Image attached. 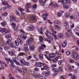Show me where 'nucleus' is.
<instances>
[{
    "instance_id": "32",
    "label": "nucleus",
    "mask_w": 79,
    "mask_h": 79,
    "mask_svg": "<svg viewBox=\"0 0 79 79\" xmlns=\"http://www.w3.org/2000/svg\"><path fill=\"white\" fill-rule=\"evenodd\" d=\"M67 32L69 33H70L71 35H73V32H72V30L71 29H69L67 30Z\"/></svg>"
},
{
    "instance_id": "48",
    "label": "nucleus",
    "mask_w": 79,
    "mask_h": 79,
    "mask_svg": "<svg viewBox=\"0 0 79 79\" xmlns=\"http://www.w3.org/2000/svg\"><path fill=\"white\" fill-rule=\"evenodd\" d=\"M66 55H69L71 53V52H70L69 51H68L66 53Z\"/></svg>"
},
{
    "instance_id": "39",
    "label": "nucleus",
    "mask_w": 79,
    "mask_h": 79,
    "mask_svg": "<svg viewBox=\"0 0 79 79\" xmlns=\"http://www.w3.org/2000/svg\"><path fill=\"white\" fill-rule=\"evenodd\" d=\"M57 17H60V16H61V15H62L61 14V13L60 12L57 13Z\"/></svg>"
},
{
    "instance_id": "28",
    "label": "nucleus",
    "mask_w": 79,
    "mask_h": 79,
    "mask_svg": "<svg viewBox=\"0 0 79 79\" xmlns=\"http://www.w3.org/2000/svg\"><path fill=\"white\" fill-rule=\"evenodd\" d=\"M43 1V0H40V3H42L43 5H45L46 1H44V2Z\"/></svg>"
},
{
    "instance_id": "37",
    "label": "nucleus",
    "mask_w": 79,
    "mask_h": 79,
    "mask_svg": "<svg viewBox=\"0 0 79 79\" xmlns=\"http://www.w3.org/2000/svg\"><path fill=\"white\" fill-rule=\"evenodd\" d=\"M6 30L5 29V28H3L2 29V32H3V34H5V33H6Z\"/></svg>"
},
{
    "instance_id": "4",
    "label": "nucleus",
    "mask_w": 79,
    "mask_h": 79,
    "mask_svg": "<svg viewBox=\"0 0 79 79\" xmlns=\"http://www.w3.org/2000/svg\"><path fill=\"white\" fill-rule=\"evenodd\" d=\"M35 66H38V67H40V68H41L42 66H44V64L40 62H36L35 63Z\"/></svg>"
},
{
    "instance_id": "38",
    "label": "nucleus",
    "mask_w": 79,
    "mask_h": 79,
    "mask_svg": "<svg viewBox=\"0 0 79 79\" xmlns=\"http://www.w3.org/2000/svg\"><path fill=\"white\" fill-rule=\"evenodd\" d=\"M33 77L35 78H36V77H38V78H39L40 75H33Z\"/></svg>"
},
{
    "instance_id": "30",
    "label": "nucleus",
    "mask_w": 79,
    "mask_h": 79,
    "mask_svg": "<svg viewBox=\"0 0 79 79\" xmlns=\"http://www.w3.org/2000/svg\"><path fill=\"white\" fill-rule=\"evenodd\" d=\"M54 23H55V24H61V22L59 21L56 20L54 22Z\"/></svg>"
},
{
    "instance_id": "49",
    "label": "nucleus",
    "mask_w": 79,
    "mask_h": 79,
    "mask_svg": "<svg viewBox=\"0 0 79 79\" xmlns=\"http://www.w3.org/2000/svg\"><path fill=\"white\" fill-rule=\"evenodd\" d=\"M15 13L17 15H18V16H19L20 15V14H19V12L17 10L15 11Z\"/></svg>"
},
{
    "instance_id": "5",
    "label": "nucleus",
    "mask_w": 79,
    "mask_h": 79,
    "mask_svg": "<svg viewBox=\"0 0 79 79\" xmlns=\"http://www.w3.org/2000/svg\"><path fill=\"white\" fill-rule=\"evenodd\" d=\"M33 40V39L31 37H30V39H28L26 41V43L28 45H30L32 43L31 41Z\"/></svg>"
},
{
    "instance_id": "7",
    "label": "nucleus",
    "mask_w": 79,
    "mask_h": 79,
    "mask_svg": "<svg viewBox=\"0 0 79 79\" xmlns=\"http://www.w3.org/2000/svg\"><path fill=\"white\" fill-rule=\"evenodd\" d=\"M59 58H60V56L56 57L54 59L52 60V62L53 63H57V62H58V60Z\"/></svg>"
},
{
    "instance_id": "20",
    "label": "nucleus",
    "mask_w": 79,
    "mask_h": 79,
    "mask_svg": "<svg viewBox=\"0 0 79 79\" xmlns=\"http://www.w3.org/2000/svg\"><path fill=\"white\" fill-rule=\"evenodd\" d=\"M26 61H25V60L24 59H22L20 61V63L21 64H24Z\"/></svg>"
},
{
    "instance_id": "44",
    "label": "nucleus",
    "mask_w": 79,
    "mask_h": 79,
    "mask_svg": "<svg viewBox=\"0 0 79 79\" xmlns=\"http://www.w3.org/2000/svg\"><path fill=\"white\" fill-rule=\"evenodd\" d=\"M43 29V28H41L40 30H39V32H40V33L41 34L43 35L44 34V33H43V32H42V31H41V30H42Z\"/></svg>"
},
{
    "instance_id": "34",
    "label": "nucleus",
    "mask_w": 79,
    "mask_h": 79,
    "mask_svg": "<svg viewBox=\"0 0 79 79\" xmlns=\"http://www.w3.org/2000/svg\"><path fill=\"white\" fill-rule=\"evenodd\" d=\"M52 34L53 35H54V37H55L56 40H58V37H57L56 35H55V34L53 33H52Z\"/></svg>"
},
{
    "instance_id": "2",
    "label": "nucleus",
    "mask_w": 79,
    "mask_h": 79,
    "mask_svg": "<svg viewBox=\"0 0 79 79\" xmlns=\"http://www.w3.org/2000/svg\"><path fill=\"white\" fill-rule=\"evenodd\" d=\"M72 58L74 60H79V56L78 54L75 52L74 51H73L72 52V55H71Z\"/></svg>"
},
{
    "instance_id": "45",
    "label": "nucleus",
    "mask_w": 79,
    "mask_h": 79,
    "mask_svg": "<svg viewBox=\"0 0 79 79\" xmlns=\"http://www.w3.org/2000/svg\"><path fill=\"white\" fill-rule=\"evenodd\" d=\"M11 25L12 26V27H15V26H16V23H12L11 24Z\"/></svg>"
},
{
    "instance_id": "3",
    "label": "nucleus",
    "mask_w": 79,
    "mask_h": 79,
    "mask_svg": "<svg viewBox=\"0 0 79 79\" xmlns=\"http://www.w3.org/2000/svg\"><path fill=\"white\" fill-rule=\"evenodd\" d=\"M5 60L7 63V64H9V61H10V63L11 64H10V66H12L14 64V63H13V61L10 59L9 58H6Z\"/></svg>"
},
{
    "instance_id": "18",
    "label": "nucleus",
    "mask_w": 79,
    "mask_h": 79,
    "mask_svg": "<svg viewBox=\"0 0 79 79\" xmlns=\"http://www.w3.org/2000/svg\"><path fill=\"white\" fill-rule=\"evenodd\" d=\"M15 69L19 71V73H22V70L21 69H19L18 67H16L15 68Z\"/></svg>"
},
{
    "instance_id": "59",
    "label": "nucleus",
    "mask_w": 79,
    "mask_h": 79,
    "mask_svg": "<svg viewBox=\"0 0 79 79\" xmlns=\"http://www.w3.org/2000/svg\"><path fill=\"white\" fill-rule=\"evenodd\" d=\"M15 43L16 45H17V46L19 45V43L17 42V41L16 40L15 41Z\"/></svg>"
},
{
    "instance_id": "52",
    "label": "nucleus",
    "mask_w": 79,
    "mask_h": 79,
    "mask_svg": "<svg viewBox=\"0 0 79 79\" xmlns=\"http://www.w3.org/2000/svg\"><path fill=\"white\" fill-rule=\"evenodd\" d=\"M71 77H72V79H76V76H75V75H72Z\"/></svg>"
},
{
    "instance_id": "1",
    "label": "nucleus",
    "mask_w": 79,
    "mask_h": 79,
    "mask_svg": "<svg viewBox=\"0 0 79 79\" xmlns=\"http://www.w3.org/2000/svg\"><path fill=\"white\" fill-rule=\"evenodd\" d=\"M10 39H11V38H10L9 39V40H7L6 42V44L4 43L2 44V47L4 48L5 50H7L9 49V47L7 46L8 45L7 44H11V41Z\"/></svg>"
},
{
    "instance_id": "55",
    "label": "nucleus",
    "mask_w": 79,
    "mask_h": 79,
    "mask_svg": "<svg viewBox=\"0 0 79 79\" xmlns=\"http://www.w3.org/2000/svg\"><path fill=\"white\" fill-rule=\"evenodd\" d=\"M63 62V60H60L58 61V63L60 65H61V63Z\"/></svg>"
},
{
    "instance_id": "56",
    "label": "nucleus",
    "mask_w": 79,
    "mask_h": 79,
    "mask_svg": "<svg viewBox=\"0 0 79 79\" xmlns=\"http://www.w3.org/2000/svg\"><path fill=\"white\" fill-rule=\"evenodd\" d=\"M11 74H10L9 75V77L10 78V79H15V78H13V77H11Z\"/></svg>"
},
{
    "instance_id": "31",
    "label": "nucleus",
    "mask_w": 79,
    "mask_h": 79,
    "mask_svg": "<svg viewBox=\"0 0 79 79\" xmlns=\"http://www.w3.org/2000/svg\"><path fill=\"white\" fill-rule=\"evenodd\" d=\"M17 41H18L19 42L20 44H23V41H22V40H21V39H20V38H18L17 39Z\"/></svg>"
},
{
    "instance_id": "6",
    "label": "nucleus",
    "mask_w": 79,
    "mask_h": 79,
    "mask_svg": "<svg viewBox=\"0 0 79 79\" xmlns=\"http://www.w3.org/2000/svg\"><path fill=\"white\" fill-rule=\"evenodd\" d=\"M56 56V54L54 53H52L49 55V57L51 58H55Z\"/></svg>"
},
{
    "instance_id": "64",
    "label": "nucleus",
    "mask_w": 79,
    "mask_h": 79,
    "mask_svg": "<svg viewBox=\"0 0 79 79\" xmlns=\"http://www.w3.org/2000/svg\"><path fill=\"white\" fill-rule=\"evenodd\" d=\"M15 63L16 64H17V65H20V63H19V62H18V61H16L15 62Z\"/></svg>"
},
{
    "instance_id": "63",
    "label": "nucleus",
    "mask_w": 79,
    "mask_h": 79,
    "mask_svg": "<svg viewBox=\"0 0 79 79\" xmlns=\"http://www.w3.org/2000/svg\"><path fill=\"white\" fill-rule=\"evenodd\" d=\"M68 69L69 71V72L70 73L71 72V68L70 67H68Z\"/></svg>"
},
{
    "instance_id": "51",
    "label": "nucleus",
    "mask_w": 79,
    "mask_h": 79,
    "mask_svg": "<svg viewBox=\"0 0 79 79\" xmlns=\"http://www.w3.org/2000/svg\"><path fill=\"white\" fill-rule=\"evenodd\" d=\"M70 62L71 63H74V60L72 59H70Z\"/></svg>"
},
{
    "instance_id": "50",
    "label": "nucleus",
    "mask_w": 79,
    "mask_h": 79,
    "mask_svg": "<svg viewBox=\"0 0 79 79\" xmlns=\"http://www.w3.org/2000/svg\"><path fill=\"white\" fill-rule=\"evenodd\" d=\"M55 4H54L53 3H51L50 5H49V6H52L53 7H54V6H55Z\"/></svg>"
},
{
    "instance_id": "19",
    "label": "nucleus",
    "mask_w": 79,
    "mask_h": 79,
    "mask_svg": "<svg viewBox=\"0 0 79 79\" xmlns=\"http://www.w3.org/2000/svg\"><path fill=\"white\" fill-rule=\"evenodd\" d=\"M29 47L30 48V50L32 51H33V50H34V48H35V47H34V45H30Z\"/></svg>"
},
{
    "instance_id": "13",
    "label": "nucleus",
    "mask_w": 79,
    "mask_h": 79,
    "mask_svg": "<svg viewBox=\"0 0 79 79\" xmlns=\"http://www.w3.org/2000/svg\"><path fill=\"white\" fill-rule=\"evenodd\" d=\"M64 16L67 18H69L70 17V14L69 12H67L64 14Z\"/></svg>"
},
{
    "instance_id": "46",
    "label": "nucleus",
    "mask_w": 79,
    "mask_h": 79,
    "mask_svg": "<svg viewBox=\"0 0 79 79\" xmlns=\"http://www.w3.org/2000/svg\"><path fill=\"white\" fill-rule=\"evenodd\" d=\"M45 34H46V36L48 37H50V36H51V35H52V34L51 33L48 34V35L47 34V33H45Z\"/></svg>"
},
{
    "instance_id": "16",
    "label": "nucleus",
    "mask_w": 79,
    "mask_h": 79,
    "mask_svg": "<svg viewBox=\"0 0 79 79\" xmlns=\"http://www.w3.org/2000/svg\"><path fill=\"white\" fill-rule=\"evenodd\" d=\"M0 64L1 66H2L3 69V66H4V65L5 66H7L5 64V63H4L3 62V61H0Z\"/></svg>"
},
{
    "instance_id": "40",
    "label": "nucleus",
    "mask_w": 79,
    "mask_h": 79,
    "mask_svg": "<svg viewBox=\"0 0 79 79\" xmlns=\"http://www.w3.org/2000/svg\"><path fill=\"white\" fill-rule=\"evenodd\" d=\"M12 28L14 29V30H15V31H17V30H18V27H17L16 26H14Z\"/></svg>"
},
{
    "instance_id": "8",
    "label": "nucleus",
    "mask_w": 79,
    "mask_h": 79,
    "mask_svg": "<svg viewBox=\"0 0 79 79\" xmlns=\"http://www.w3.org/2000/svg\"><path fill=\"white\" fill-rule=\"evenodd\" d=\"M43 18H44V20H47V17L48 16V14L46 13L45 14H43L42 15Z\"/></svg>"
},
{
    "instance_id": "41",
    "label": "nucleus",
    "mask_w": 79,
    "mask_h": 79,
    "mask_svg": "<svg viewBox=\"0 0 79 79\" xmlns=\"http://www.w3.org/2000/svg\"><path fill=\"white\" fill-rule=\"evenodd\" d=\"M24 54H25L24 53L21 52L19 54V56H24Z\"/></svg>"
},
{
    "instance_id": "27",
    "label": "nucleus",
    "mask_w": 79,
    "mask_h": 79,
    "mask_svg": "<svg viewBox=\"0 0 79 79\" xmlns=\"http://www.w3.org/2000/svg\"><path fill=\"white\" fill-rule=\"evenodd\" d=\"M50 71H48L46 72V77H47L48 75H50Z\"/></svg>"
},
{
    "instance_id": "9",
    "label": "nucleus",
    "mask_w": 79,
    "mask_h": 79,
    "mask_svg": "<svg viewBox=\"0 0 79 79\" xmlns=\"http://www.w3.org/2000/svg\"><path fill=\"white\" fill-rule=\"evenodd\" d=\"M58 36L60 39H63L64 37L63 34L60 33H59L58 35Z\"/></svg>"
},
{
    "instance_id": "60",
    "label": "nucleus",
    "mask_w": 79,
    "mask_h": 79,
    "mask_svg": "<svg viewBox=\"0 0 79 79\" xmlns=\"http://www.w3.org/2000/svg\"><path fill=\"white\" fill-rule=\"evenodd\" d=\"M12 60H13V61H14V63H15L17 61L16 59V58L15 57L13 58Z\"/></svg>"
},
{
    "instance_id": "36",
    "label": "nucleus",
    "mask_w": 79,
    "mask_h": 79,
    "mask_svg": "<svg viewBox=\"0 0 79 79\" xmlns=\"http://www.w3.org/2000/svg\"><path fill=\"white\" fill-rule=\"evenodd\" d=\"M8 15V13L7 12H5L4 13L2 14V16L5 17Z\"/></svg>"
},
{
    "instance_id": "33",
    "label": "nucleus",
    "mask_w": 79,
    "mask_h": 79,
    "mask_svg": "<svg viewBox=\"0 0 79 79\" xmlns=\"http://www.w3.org/2000/svg\"><path fill=\"white\" fill-rule=\"evenodd\" d=\"M39 79H46V77L44 76H41L40 75V77L39 78Z\"/></svg>"
},
{
    "instance_id": "25",
    "label": "nucleus",
    "mask_w": 79,
    "mask_h": 79,
    "mask_svg": "<svg viewBox=\"0 0 79 79\" xmlns=\"http://www.w3.org/2000/svg\"><path fill=\"white\" fill-rule=\"evenodd\" d=\"M44 69L45 70L48 71V70L50 69V67H49L48 66H44Z\"/></svg>"
},
{
    "instance_id": "47",
    "label": "nucleus",
    "mask_w": 79,
    "mask_h": 79,
    "mask_svg": "<svg viewBox=\"0 0 79 79\" xmlns=\"http://www.w3.org/2000/svg\"><path fill=\"white\" fill-rule=\"evenodd\" d=\"M27 30L28 31H32V30H33V28H32L31 27H29L27 28Z\"/></svg>"
},
{
    "instance_id": "21",
    "label": "nucleus",
    "mask_w": 79,
    "mask_h": 79,
    "mask_svg": "<svg viewBox=\"0 0 79 79\" xmlns=\"http://www.w3.org/2000/svg\"><path fill=\"white\" fill-rule=\"evenodd\" d=\"M20 37L21 39H24V40H26V36H24L23 35H20Z\"/></svg>"
},
{
    "instance_id": "10",
    "label": "nucleus",
    "mask_w": 79,
    "mask_h": 79,
    "mask_svg": "<svg viewBox=\"0 0 79 79\" xmlns=\"http://www.w3.org/2000/svg\"><path fill=\"white\" fill-rule=\"evenodd\" d=\"M24 50L25 51V52H26L28 51V48L27 47V44H25L24 45Z\"/></svg>"
},
{
    "instance_id": "61",
    "label": "nucleus",
    "mask_w": 79,
    "mask_h": 79,
    "mask_svg": "<svg viewBox=\"0 0 79 79\" xmlns=\"http://www.w3.org/2000/svg\"><path fill=\"white\" fill-rule=\"evenodd\" d=\"M18 10H20L21 11H24V9L20 8H18Z\"/></svg>"
},
{
    "instance_id": "35",
    "label": "nucleus",
    "mask_w": 79,
    "mask_h": 79,
    "mask_svg": "<svg viewBox=\"0 0 79 79\" xmlns=\"http://www.w3.org/2000/svg\"><path fill=\"white\" fill-rule=\"evenodd\" d=\"M63 6L64 8H69V5H64Z\"/></svg>"
},
{
    "instance_id": "29",
    "label": "nucleus",
    "mask_w": 79,
    "mask_h": 79,
    "mask_svg": "<svg viewBox=\"0 0 79 79\" xmlns=\"http://www.w3.org/2000/svg\"><path fill=\"white\" fill-rule=\"evenodd\" d=\"M8 53L9 55H10L11 56H13V55H14L15 53L12 51H9L8 52Z\"/></svg>"
},
{
    "instance_id": "43",
    "label": "nucleus",
    "mask_w": 79,
    "mask_h": 79,
    "mask_svg": "<svg viewBox=\"0 0 79 79\" xmlns=\"http://www.w3.org/2000/svg\"><path fill=\"white\" fill-rule=\"evenodd\" d=\"M31 7L32 8H34V9L36 8L37 7V5L35 4V5H33L32 6H31Z\"/></svg>"
},
{
    "instance_id": "22",
    "label": "nucleus",
    "mask_w": 79,
    "mask_h": 79,
    "mask_svg": "<svg viewBox=\"0 0 79 79\" xmlns=\"http://www.w3.org/2000/svg\"><path fill=\"white\" fill-rule=\"evenodd\" d=\"M31 4L30 3H28L26 5V7L27 8L26 9L27 10H29L28 8H29L30 7H31Z\"/></svg>"
},
{
    "instance_id": "62",
    "label": "nucleus",
    "mask_w": 79,
    "mask_h": 79,
    "mask_svg": "<svg viewBox=\"0 0 79 79\" xmlns=\"http://www.w3.org/2000/svg\"><path fill=\"white\" fill-rule=\"evenodd\" d=\"M59 69L60 72H62V71H63V70L62 69V68H61V67H59Z\"/></svg>"
},
{
    "instance_id": "42",
    "label": "nucleus",
    "mask_w": 79,
    "mask_h": 79,
    "mask_svg": "<svg viewBox=\"0 0 79 79\" xmlns=\"http://www.w3.org/2000/svg\"><path fill=\"white\" fill-rule=\"evenodd\" d=\"M39 40L41 42H42V41H43V37L42 36H40L39 37Z\"/></svg>"
},
{
    "instance_id": "11",
    "label": "nucleus",
    "mask_w": 79,
    "mask_h": 79,
    "mask_svg": "<svg viewBox=\"0 0 79 79\" xmlns=\"http://www.w3.org/2000/svg\"><path fill=\"white\" fill-rule=\"evenodd\" d=\"M67 45V41L66 40H65L64 42L63 43L62 45V47L63 48H65Z\"/></svg>"
},
{
    "instance_id": "54",
    "label": "nucleus",
    "mask_w": 79,
    "mask_h": 79,
    "mask_svg": "<svg viewBox=\"0 0 79 79\" xmlns=\"http://www.w3.org/2000/svg\"><path fill=\"white\" fill-rule=\"evenodd\" d=\"M39 48L40 50H44V47H43L42 46H40Z\"/></svg>"
},
{
    "instance_id": "14",
    "label": "nucleus",
    "mask_w": 79,
    "mask_h": 79,
    "mask_svg": "<svg viewBox=\"0 0 79 79\" xmlns=\"http://www.w3.org/2000/svg\"><path fill=\"white\" fill-rule=\"evenodd\" d=\"M52 71L54 72H55V73L58 74V73H59V71H58V70L57 69L55 68H53L52 69Z\"/></svg>"
},
{
    "instance_id": "17",
    "label": "nucleus",
    "mask_w": 79,
    "mask_h": 79,
    "mask_svg": "<svg viewBox=\"0 0 79 79\" xmlns=\"http://www.w3.org/2000/svg\"><path fill=\"white\" fill-rule=\"evenodd\" d=\"M64 26H65V29L66 30H67L68 28H69V25H68V23H64Z\"/></svg>"
},
{
    "instance_id": "53",
    "label": "nucleus",
    "mask_w": 79,
    "mask_h": 79,
    "mask_svg": "<svg viewBox=\"0 0 79 79\" xmlns=\"http://www.w3.org/2000/svg\"><path fill=\"white\" fill-rule=\"evenodd\" d=\"M51 67H52V68H55V67H56V64H52L51 65Z\"/></svg>"
},
{
    "instance_id": "58",
    "label": "nucleus",
    "mask_w": 79,
    "mask_h": 79,
    "mask_svg": "<svg viewBox=\"0 0 79 79\" xmlns=\"http://www.w3.org/2000/svg\"><path fill=\"white\" fill-rule=\"evenodd\" d=\"M31 58H32V56H29L27 57V60H30V59H31Z\"/></svg>"
},
{
    "instance_id": "15",
    "label": "nucleus",
    "mask_w": 79,
    "mask_h": 79,
    "mask_svg": "<svg viewBox=\"0 0 79 79\" xmlns=\"http://www.w3.org/2000/svg\"><path fill=\"white\" fill-rule=\"evenodd\" d=\"M1 24L2 26L4 27L5 26H6V25H7V23H6V22L4 21L1 22Z\"/></svg>"
},
{
    "instance_id": "26",
    "label": "nucleus",
    "mask_w": 79,
    "mask_h": 79,
    "mask_svg": "<svg viewBox=\"0 0 79 79\" xmlns=\"http://www.w3.org/2000/svg\"><path fill=\"white\" fill-rule=\"evenodd\" d=\"M2 5H4L6 6V5H8V2H7L5 1H2Z\"/></svg>"
},
{
    "instance_id": "12",
    "label": "nucleus",
    "mask_w": 79,
    "mask_h": 79,
    "mask_svg": "<svg viewBox=\"0 0 79 79\" xmlns=\"http://www.w3.org/2000/svg\"><path fill=\"white\" fill-rule=\"evenodd\" d=\"M10 21H16V18L14 16L12 15L10 16Z\"/></svg>"
},
{
    "instance_id": "24",
    "label": "nucleus",
    "mask_w": 79,
    "mask_h": 79,
    "mask_svg": "<svg viewBox=\"0 0 79 79\" xmlns=\"http://www.w3.org/2000/svg\"><path fill=\"white\" fill-rule=\"evenodd\" d=\"M39 58H40V59H41V60H43L44 59V56H43V54H39Z\"/></svg>"
},
{
    "instance_id": "57",
    "label": "nucleus",
    "mask_w": 79,
    "mask_h": 79,
    "mask_svg": "<svg viewBox=\"0 0 79 79\" xmlns=\"http://www.w3.org/2000/svg\"><path fill=\"white\" fill-rule=\"evenodd\" d=\"M26 72H27V69L25 68L23 69V73H26Z\"/></svg>"
},
{
    "instance_id": "23",
    "label": "nucleus",
    "mask_w": 79,
    "mask_h": 79,
    "mask_svg": "<svg viewBox=\"0 0 79 79\" xmlns=\"http://www.w3.org/2000/svg\"><path fill=\"white\" fill-rule=\"evenodd\" d=\"M30 20H31L32 21H34L35 20V17L34 16H31L30 17Z\"/></svg>"
}]
</instances>
